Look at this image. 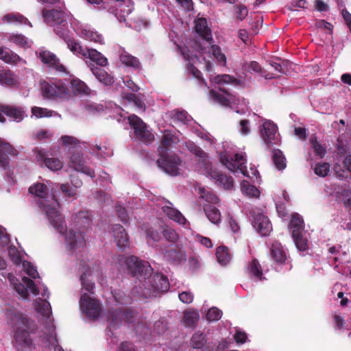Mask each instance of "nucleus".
I'll return each instance as SVG.
<instances>
[{
    "instance_id": "nucleus-4",
    "label": "nucleus",
    "mask_w": 351,
    "mask_h": 351,
    "mask_svg": "<svg viewBox=\"0 0 351 351\" xmlns=\"http://www.w3.org/2000/svg\"><path fill=\"white\" fill-rule=\"evenodd\" d=\"M41 15L44 22L49 26H65L66 24L67 14L64 5L52 9L44 8L41 10Z\"/></svg>"
},
{
    "instance_id": "nucleus-51",
    "label": "nucleus",
    "mask_w": 351,
    "mask_h": 351,
    "mask_svg": "<svg viewBox=\"0 0 351 351\" xmlns=\"http://www.w3.org/2000/svg\"><path fill=\"white\" fill-rule=\"evenodd\" d=\"M246 70L249 72H254L261 73L262 75H264L266 79H271L273 76L270 74H265V71L261 68V65L258 62L256 61L250 62L246 68Z\"/></svg>"
},
{
    "instance_id": "nucleus-25",
    "label": "nucleus",
    "mask_w": 351,
    "mask_h": 351,
    "mask_svg": "<svg viewBox=\"0 0 351 351\" xmlns=\"http://www.w3.org/2000/svg\"><path fill=\"white\" fill-rule=\"evenodd\" d=\"M169 205L162 208L163 213L171 219L180 225H185L186 219L184 215L176 208L172 207V204L168 202Z\"/></svg>"
},
{
    "instance_id": "nucleus-29",
    "label": "nucleus",
    "mask_w": 351,
    "mask_h": 351,
    "mask_svg": "<svg viewBox=\"0 0 351 351\" xmlns=\"http://www.w3.org/2000/svg\"><path fill=\"white\" fill-rule=\"evenodd\" d=\"M304 227L303 219L297 213L293 215L289 223V228L291 230L292 237H298L302 234Z\"/></svg>"
},
{
    "instance_id": "nucleus-43",
    "label": "nucleus",
    "mask_w": 351,
    "mask_h": 351,
    "mask_svg": "<svg viewBox=\"0 0 351 351\" xmlns=\"http://www.w3.org/2000/svg\"><path fill=\"white\" fill-rule=\"evenodd\" d=\"M3 21L8 23L26 24L28 20L20 13H9L3 17Z\"/></svg>"
},
{
    "instance_id": "nucleus-58",
    "label": "nucleus",
    "mask_w": 351,
    "mask_h": 351,
    "mask_svg": "<svg viewBox=\"0 0 351 351\" xmlns=\"http://www.w3.org/2000/svg\"><path fill=\"white\" fill-rule=\"evenodd\" d=\"M222 316V311L217 307L210 308L206 314L207 319L209 322H215L219 320Z\"/></svg>"
},
{
    "instance_id": "nucleus-38",
    "label": "nucleus",
    "mask_w": 351,
    "mask_h": 351,
    "mask_svg": "<svg viewBox=\"0 0 351 351\" xmlns=\"http://www.w3.org/2000/svg\"><path fill=\"white\" fill-rule=\"evenodd\" d=\"M213 82L219 85L223 86L225 84H232L234 86H239L241 84V82L239 80L237 79L236 77L228 75V74H223V75H217L213 78Z\"/></svg>"
},
{
    "instance_id": "nucleus-47",
    "label": "nucleus",
    "mask_w": 351,
    "mask_h": 351,
    "mask_svg": "<svg viewBox=\"0 0 351 351\" xmlns=\"http://www.w3.org/2000/svg\"><path fill=\"white\" fill-rule=\"evenodd\" d=\"M242 192L250 197H259L260 192L258 189L254 185L250 184L247 181H243L241 184Z\"/></svg>"
},
{
    "instance_id": "nucleus-63",
    "label": "nucleus",
    "mask_w": 351,
    "mask_h": 351,
    "mask_svg": "<svg viewBox=\"0 0 351 351\" xmlns=\"http://www.w3.org/2000/svg\"><path fill=\"white\" fill-rule=\"evenodd\" d=\"M22 281L25 285L27 289H29L34 295H36L39 293V291L35 282L32 279L24 276L22 278Z\"/></svg>"
},
{
    "instance_id": "nucleus-31",
    "label": "nucleus",
    "mask_w": 351,
    "mask_h": 351,
    "mask_svg": "<svg viewBox=\"0 0 351 351\" xmlns=\"http://www.w3.org/2000/svg\"><path fill=\"white\" fill-rule=\"evenodd\" d=\"M0 59L5 63L16 64L21 60V57L12 51L0 47Z\"/></svg>"
},
{
    "instance_id": "nucleus-27",
    "label": "nucleus",
    "mask_w": 351,
    "mask_h": 351,
    "mask_svg": "<svg viewBox=\"0 0 351 351\" xmlns=\"http://www.w3.org/2000/svg\"><path fill=\"white\" fill-rule=\"evenodd\" d=\"M71 88L75 95L80 96H89L92 92L87 84L78 78L71 80Z\"/></svg>"
},
{
    "instance_id": "nucleus-45",
    "label": "nucleus",
    "mask_w": 351,
    "mask_h": 351,
    "mask_svg": "<svg viewBox=\"0 0 351 351\" xmlns=\"http://www.w3.org/2000/svg\"><path fill=\"white\" fill-rule=\"evenodd\" d=\"M8 40L22 48L30 47L28 39L21 34H12L8 37Z\"/></svg>"
},
{
    "instance_id": "nucleus-53",
    "label": "nucleus",
    "mask_w": 351,
    "mask_h": 351,
    "mask_svg": "<svg viewBox=\"0 0 351 351\" xmlns=\"http://www.w3.org/2000/svg\"><path fill=\"white\" fill-rule=\"evenodd\" d=\"M61 140L62 143L65 146H73L75 149L74 150H79V147H80V142L75 137L72 136H62L61 137Z\"/></svg>"
},
{
    "instance_id": "nucleus-2",
    "label": "nucleus",
    "mask_w": 351,
    "mask_h": 351,
    "mask_svg": "<svg viewBox=\"0 0 351 351\" xmlns=\"http://www.w3.org/2000/svg\"><path fill=\"white\" fill-rule=\"evenodd\" d=\"M29 193L39 197L42 200L39 202V206L43 208L45 214L53 227L60 234H65L66 242L70 250H74L79 246H83L85 243L84 232L81 230L75 231L72 229L66 232L65 221L56 209V206H58V202L54 196L51 197V204L46 203V198L48 196V187L43 183H36L29 188Z\"/></svg>"
},
{
    "instance_id": "nucleus-23",
    "label": "nucleus",
    "mask_w": 351,
    "mask_h": 351,
    "mask_svg": "<svg viewBox=\"0 0 351 351\" xmlns=\"http://www.w3.org/2000/svg\"><path fill=\"white\" fill-rule=\"evenodd\" d=\"M112 232L117 246L120 248L127 247L129 237L123 227L119 224H115L112 227Z\"/></svg>"
},
{
    "instance_id": "nucleus-30",
    "label": "nucleus",
    "mask_w": 351,
    "mask_h": 351,
    "mask_svg": "<svg viewBox=\"0 0 351 351\" xmlns=\"http://www.w3.org/2000/svg\"><path fill=\"white\" fill-rule=\"evenodd\" d=\"M18 84V78L9 69H0V84L12 86Z\"/></svg>"
},
{
    "instance_id": "nucleus-16",
    "label": "nucleus",
    "mask_w": 351,
    "mask_h": 351,
    "mask_svg": "<svg viewBox=\"0 0 351 351\" xmlns=\"http://www.w3.org/2000/svg\"><path fill=\"white\" fill-rule=\"evenodd\" d=\"M19 154L17 149L9 143L0 138V167L4 169L9 167L8 156H16Z\"/></svg>"
},
{
    "instance_id": "nucleus-22",
    "label": "nucleus",
    "mask_w": 351,
    "mask_h": 351,
    "mask_svg": "<svg viewBox=\"0 0 351 351\" xmlns=\"http://www.w3.org/2000/svg\"><path fill=\"white\" fill-rule=\"evenodd\" d=\"M195 32L205 40L210 42L213 40L211 31L208 27L207 21L204 18H198L195 21Z\"/></svg>"
},
{
    "instance_id": "nucleus-59",
    "label": "nucleus",
    "mask_w": 351,
    "mask_h": 351,
    "mask_svg": "<svg viewBox=\"0 0 351 351\" xmlns=\"http://www.w3.org/2000/svg\"><path fill=\"white\" fill-rule=\"evenodd\" d=\"M13 287L21 298L27 299L29 297L28 291L23 282L22 283L18 281L14 283Z\"/></svg>"
},
{
    "instance_id": "nucleus-14",
    "label": "nucleus",
    "mask_w": 351,
    "mask_h": 351,
    "mask_svg": "<svg viewBox=\"0 0 351 351\" xmlns=\"http://www.w3.org/2000/svg\"><path fill=\"white\" fill-rule=\"evenodd\" d=\"M161 251L164 259L169 263H180L184 259V254L177 244L164 245Z\"/></svg>"
},
{
    "instance_id": "nucleus-49",
    "label": "nucleus",
    "mask_w": 351,
    "mask_h": 351,
    "mask_svg": "<svg viewBox=\"0 0 351 351\" xmlns=\"http://www.w3.org/2000/svg\"><path fill=\"white\" fill-rule=\"evenodd\" d=\"M82 34L86 40H89L99 44L104 43V38L102 35L99 34L97 32L90 29H84L82 31Z\"/></svg>"
},
{
    "instance_id": "nucleus-32",
    "label": "nucleus",
    "mask_w": 351,
    "mask_h": 351,
    "mask_svg": "<svg viewBox=\"0 0 351 351\" xmlns=\"http://www.w3.org/2000/svg\"><path fill=\"white\" fill-rule=\"evenodd\" d=\"M174 136L169 132H165L161 140V144L158 147L159 155L172 153L169 148L173 142Z\"/></svg>"
},
{
    "instance_id": "nucleus-3",
    "label": "nucleus",
    "mask_w": 351,
    "mask_h": 351,
    "mask_svg": "<svg viewBox=\"0 0 351 351\" xmlns=\"http://www.w3.org/2000/svg\"><path fill=\"white\" fill-rule=\"evenodd\" d=\"M40 88L43 96L48 99L66 98L71 95L67 85L61 80L43 81L40 83Z\"/></svg>"
},
{
    "instance_id": "nucleus-60",
    "label": "nucleus",
    "mask_w": 351,
    "mask_h": 351,
    "mask_svg": "<svg viewBox=\"0 0 351 351\" xmlns=\"http://www.w3.org/2000/svg\"><path fill=\"white\" fill-rule=\"evenodd\" d=\"M171 118L184 123L189 121L187 112L184 110H173L171 112Z\"/></svg>"
},
{
    "instance_id": "nucleus-44",
    "label": "nucleus",
    "mask_w": 351,
    "mask_h": 351,
    "mask_svg": "<svg viewBox=\"0 0 351 351\" xmlns=\"http://www.w3.org/2000/svg\"><path fill=\"white\" fill-rule=\"evenodd\" d=\"M90 268L86 269L81 275L80 280L83 289L91 294L94 293L95 284L91 280L88 279L90 275Z\"/></svg>"
},
{
    "instance_id": "nucleus-26",
    "label": "nucleus",
    "mask_w": 351,
    "mask_h": 351,
    "mask_svg": "<svg viewBox=\"0 0 351 351\" xmlns=\"http://www.w3.org/2000/svg\"><path fill=\"white\" fill-rule=\"evenodd\" d=\"M120 310L109 309L106 313V321L108 323V328L110 331L119 328L122 323Z\"/></svg>"
},
{
    "instance_id": "nucleus-28",
    "label": "nucleus",
    "mask_w": 351,
    "mask_h": 351,
    "mask_svg": "<svg viewBox=\"0 0 351 351\" xmlns=\"http://www.w3.org/2000/svg\"><path fill=\"white\" fill-rule=\"evenodd\" d=\"M90 70L97 80L104 85L112 86L114 84V77L105 70L97 66H93Z\"/></svg>"
},
{
    "instance_id": "nucleus-62",
    "label": "nucleus",
    "mask_w": 351,
    "mask_h": 351,
    "mask_svg": "<svg viewBox=\"0 0 351 351\" xmlns=\"http://www.w3.org/2000/svg\"><path fill=\"white\" fill-rule=\"evenodd\" d=\"M295 244L300 251H305L308 249L307 240L302 237V234L298 237H293Z\"/></svg>"
},
{
    "instance_id": "nucleus-11",
    "label": "nucleus",
    "mask_w": 351,
    "mask_h": 351,
    "mask_svg": "<svg viewBox=\"0 0 351 351\" xmlns=\"http://www.w3.org/2000/svg\"><path fill=\"white\" fill-rule=\"evenodd\" d=\"M277 130V125L271 121H266L262 125L261 136L267 148L278 143L279 138Z\"/></svg>"
},
{
    "instance_id": "nucleus-52",
    "label": "nucleus",
    "mask_w": 351,
    "mask_h": 351,
    "mask_svg": "<svg viewBox=\"0 0 351 351\" xmlns=\"http://www.w3.org/2000/svg\"><path fill=\"white\" fill-rule=\"evenodd\" d=\"M210 52L219 62L222 63L223 65L226 64V57L221 52L220 47L217 45H213L210 48Z\"/></svg>"
},
{
    "instance_id": "nucleus-12",
    "label": "nucleus",
    "mask_w": 351,
    "mask_h": 351,
    "mask_svg": "<svg viewBox=\"0 0 351 351\" xmlns=\"http://www.w3.org/2000/svg\"><path fill=\"white\" fill-rule=\"evenodd\" d=\"M5 115L16 122H21L25 117V112L22 107L0 104L1 123L5 122Z\"/></svg>"
},
{
    "instance_id": "nucleus-8",
    "label": "nucleus",
    "mask_w": 351,
    "mask_h": 351,
    "mask_svg": "<svg viewBox=\"0 0 351 351\" xmlns=\"http://www.w3.org/2000/svg\"><path fill=\"white\" fill-rule=\"evenodd\" d=\"M80 305L90 319H96L100 316L101 312L100 302L97 299L90 298L87 293L82 295Z\"/></svg>"
},
{
    "instance_id": "nucleus-24",
    "label": "nucleus",
    "mask_w": 351,
    "mask_h": 351,
    "mask_svg": "<svg viewBox=\"0 0 351 351\" xmlns=\"http://www.w3.org/2000/svg\"><path fill=\"white\" fill-rule=\"evenodd\" d=\"M186 147L189 151L199 158V163L204 169L206 167L207 165L210 163L206 152L195 143L191 141L187 142Z\"/></svg>"
},
{
    "instance_id": "nucleus-15",
    "label": "nucleus",
    "mask_w": 351,
    "mask_h": 351,
    "mask_svg": "<svg viewBox=\"0 0 351 351\" xmlns=\"http://www.w3.org/2000/svg\"><path fill=\"white\" fill-rule=\"evenodd\" d=\"M128 271L133 276H137L143 274L147 275L149 270V266L145 262L140 261L137 257L131 256L125 260Z\"/></svg>"
},
{
    "instance_id": "nucleus-13",
    "label": "nucleus",
    "mask_w": 351,
    "mask_h": 351,
    "mask_svg": "<svg viewBox=\"0 0 351 351\" xmlns=\"http://www.w3.org/2000/svg\"><path fill=\"white\" fill-rule=\"evenodd\" d=\"M252 217V225L254 228L262 235L267 236L272 230V226L267 218L261 213L250 212Z\"/></svg>"
},
{
    "instance_id": "nucleus-54",
    "label": "nucleus",
    "mask_w": 351,
    "mask_h": 351,
    "mask_svg": "<svg viewBox=\"0 0 351 351\" xmlns=\"http://www.w3.org/2000/svg\"><path fill=\"white\" fill-rule=\"evenodd\" d=\"M53 111L47 108L34 106L32 108V113L37 118L50 117L52 116Z\"/></svg>"
},
{
    "instance_id": "nucleus-19",
    "label": "nucleus",
    "mask_w": 351,
    "mask_h": 351,
    "mask_svg": "<svg viewBox=\"0 0 351 351\" xmlns=\"http://www.w3.org/2000/svg\"><path fill=\"white\" fill-rule=\"evenodd\" d=\"M150 282L154 291L165 293L169 289L168 278L162 274H156L150 277Z\"/></svg>"
},
{
    "instance_id": "nucleus-21",
    "label": "nucleus",
    "mask_w": 351,
    "mask_h": 351,
    "mask_svg": "<svg viewBox=\"0 0 351 351\" xmlns=\"http://www.w3.org/2000/svg\"><path fill=\"white\" fill-rule=\"evenodd\" d=\"M270 255L272 259L277 263H285L287 260V252L282 244L278 241L272 243L270 247Z\"/></svg>"
},
{
    "instance_id": "nucleus-37",
    "label": "nucleus",
    "mask_w": 351,
    "mask_h": 351,
    "mask_svg": "<svg viewBox=\"0 0 351 351\" xmlns=\"http://www.w3.org/2000/svg\"><path fill=\"white\" fill-rule=\"evenodd\" d=\"M271 158L272 162L278 170L281 171L286 168V158L280 149H274Z\"/></svg>"
},
{
    "instance_id": "nucleus-46",
    "label": "nucleus",
    "mask_w": 351,
    "mask_h": 351,
    "mask_svg": "<svg viewBox=\"0 0 351 351\" xmlns=\"http://www.w3.org/2000/svg\"><path fill=\"white\" fill-rule=\"evenodd\" d=\"M217 261L221 265H226L230 260L228 249L226 246H219L216 250Z\"/></svg>"
},
{
    "instance_id": "nucleus-18",
    "label": "nucleus",
    "mask_w": 351,
    "mask_h": 351,
    "mask_svg": "<svg viewBox=\"0 0 351 351\" xmlns=\"http://www.w3.org/2000/svg\"><path fill=\"white\" fill-rule=\"evenodd\" d=\"M36 158L40 165H45L48 169L52 171H58L62 168L63 164L61 160L55 158H47L43 150H37Z\"/></svg>"
},
{
    "instance_id": "nucleus-50",
    "label": "nucleus",
    "mask_w": 351,
    "mask_h": 351,
    "mask_svg": "<svg viewBox=\"0 0 351 351\" xmlns=\"http://www.w3.org/2000/svg\"><path fill=\"white\" fill-rule=\"evenodd\" d=\"M330 167V165L328 162H318L315 166L314 172L317 176L324 178L328 176Z\"/></svg>"
},
{
    "instance_id": "nucleus-9",
    "label": "nucleus",
    "mask_w": 351,
    "mask_h": 351,
    "mask_svg": "<svg viewBox=\"0 0 351 351\" xmlns=\"http://www.w3.org/2000/svg\"><path fill=\"white\" fill-rule=\"evenodd\" d=\"M204 171L208 176L215 181V183L218 186L226 190H230L233 188L234 180L232 177L214 169L210 163L207 165Z\"/></svg>"
},
{
    "instance_id": "nucleus-55",
    "label": "nucleus",
    "mask_w": 351,
    "mask_h": 351,
    "mask_svg": "<svg viewBox=\"0 0 351 351\" xmlns=\"http://www.w3.org/2000/svg\"><path fill=\"white\" fill-rule=\"evenodd\" d=\"M162 234L166 240L172 243L171 244H176L178 239L177 232L173 229L169 227H167L163 230Z\"/></svg>"
},
{
    "instance_id": "nucleus-7",
    "label": "nucleus",
    "mask_w": 351,
    "mask_h": 351,
    "mask_svg": "<svg viewBox=\"0 0 351 351\" xmlns=\"http://www.w3.org/2000/svg\"><path fill=\"white\" fill-rule=\"evenodd\" d=\"M158 167L163 169L167 173L171 176L179 174V167L181 165V159L174 153L159 155L156 161Z\"/></svg>"
},
{
    "instance_id": "nucleus-10",
    "label": "nucleus",
    "mask_w": 351,
    "mask_h": 351,
    "mask_svg": "<svg viewBox=\"0 0 351 351\" xmlns=\"http://www.w3.org/2000/svg\"><path fill=\"white\" fill-rule=\"evenodd\" d=\"M69 167L77 172H81L90 178L95 176V171L86 165L82 153L80 150H73L70 157Z\"/></svg>"
},
{
    "instance_id": "nucleus-36",
    "label": "nucleus",
    "mask_w": 351,
    "mask_h": 351,
    "mask_svg": "<svg viewBox=\"0 0 351 351\" xmlns=\"http://www.w3.org/2000/svg\"><path fill=\"white\" fill-rule=\"evenodd\" d=\"M121 97L123 100L128 101L129 104H133L136 108L143 111L145 110V104L139 96L131 93H123Z\"/></svg>"
},
{
    "instance_id": "nucleus-20",
    "label": "nucleus",
    "mask_w": 351,
    "mask_h": 351,
    "mask_svg": "<svg viewBox=\"0 0 351 351\" xmlns=\"http://www.w3.org/2000/svg\"><path fill=\"white\" fill-rule=\"evenodd\" d=\"M219 90L223 93L213 89L210 90L209 92L210 97L215 102L219 104L222 106H230V101L233 97L232 95L228 93V91L224 88L219 87Z\"/></svg>"
},
{
    "instance_id": "nucleus-56",
    "label": "nucleus",
    "mask_w": 351,
    "mask_h": 351,
    "mask_svg": "<svg viewBox=\"0 0 351 351\" xmlns=\"http://www.w3.org/2000/svg\"><path fill=\"white\" fill-rule=\"evenodd\" d=\"M269 64L274 68V71L278 73H284L287 71L285 63L280 59H276L269 61Z\"/></svg>"
},
{
    "instance_id": "nucleus-57",
    "label": "nucleus",
    "mask_w": 351,
    "mask_h": 351,
    "mask_svg": "<svg viewBox=\"0 0 351 351\" xmlns=\"http://www.w3.org/2000/svg\"><path fill=\"white\" fill-rule=\"evenodd\" d=\"M201 197L208 203L216 204L219 202L218 197L211 191H205L204 189H201Z\"/></svg>"
},
{
    "instance_id": "nucleus-33",
    "label": "nucleus",
    "mask_w": 351,
    "mask_h": 351,
    "mask_svg": "<svg viewBox=\"0 0 351 351\" xmlns=\"http://www.w3.org/2000/svg\"><path fill=\"white\" fill-rule=\"evenodd\" d=\"M57 35L62 38L67 44L68 48L74 53L77 51V47L80 45V43L74 38H70L67 36L66 32L64 29H59L58 27L54 29Z\"/></svg>"
},
{
    "instance_id": "nucleus-48",
    "label": "nucleus",
    "mask_w": 351,
    "mask_h": 351,
    "mask_svg": "<svg viewBox=\"0 0 351 351\" xmlns=\"http://www.w3.org/2000/svg\"><path fill=\"white\" fill-rule=\"evenodd\" d=\"M205 335L202 332L195 333L191 339V345L195 349L202 348L206 344Z\"/></svg>"
},
{
    "instance_id": "nucleus-6",
    "label": "nucleus",
    "mask_w": 351,
    "mask_h": 351,
    "mask_svg": "<svg viewBox=\"0 0 351 351\" xmlns=\"http://www.w3.org/2000/svg\"><path fill=\"white\" fill-rule=\"evenodd\" d=\"M219 160L229 170L232 171L240 170L243 175H245V172L247 171V160L245 156L243 154H235L231 155L227 153L221 154Z\"/></svg>"
},
{
    "instance_id": "nucleus-64",
    "label": "nucleus",
    "mask_w": 351,
    "mask_h": 351,
    "mask_svg": "<svg viewBox=\"0 0 351 351\" xmlns=\"http://www.w3.org/2000/svg\"><path fill=\"white\" fill-rule=\"evenodd\" d=\"M36 309L44 316L48 315L50 313V304L46 300H42L40 303H38Z\"/></svg>"
},
{
    "instance_id": "nucleus-42",
    "label": "nucleus",
    "mask_w": 351,
    "mask_h": 351,
    "mask_svg": "<svg viewBox=\"0 0 351 351\" xmlns=\"http://www.w3.org/2000/svg\"><path fill=\"white\" fill-rule=\"evenodd\" d=\"M120 60L122 64L133 67L134 69H139L141 63L138 59L127 52H124L120 55Z\"/></svg>"
},
{
    "instance_id": "nucleus-35",
    "label": "nucleus",
    "mask_w": 351,
    "mask_h": 351,
    "mask_svg": "<svg viewBox=\"0 0 351 351\" xmlns=\"http://www.w3.org/2000/svg\"><path fill=\"white\" fill-rule=\"evenodd\" d=\"M90 221L91 219L88 211H80L75 215L74 217V222L75 226H77L80 229L88 228L90 226Z\"/></svg>"
},
{
    "instance_id": "nucleus-61",
    "label": "nucleus",
    "mask_w": 351,
    "mask_h": 351,
    "mask_svg": "<svg viewBox=\"0 0 351 351\" xmlns=\"http://www.w3.org/2000/svg\"><path fill=\"white\" fill-rule=\"evenodd\" d=\"M234 8L236 9L237 19L241 21L244 20L248 14L247 7L243 4H238Z\"/></svg>"
},
{
    "instance_id": "nucleus-34",
    "label": "nucleus",
    "mask_w": 351,
    "mask_h": 351,
    "mask_svg": "<svg viewBox=\"0 0 351 351\" xmlns=\"http://www.w3.org/2000/svg\"><path fill=\"white\" fill-rule=\"evenodd\" d=\"M204 211L210 221L218 223L221 221V213L215 206L208 204L204 206Z\"/></svg>"
},
{
    "instance_id": "nucleus-5",
    "label": "nucleus",
    "mask_w": 351,
    "mask_h": 351,
    "mask_svg": "<svg viewBox=\"0 0 351 351\" xmlns=\"http://www.w3.org/2000/svg\"><path fill=\"white\" fill-rule=\"evenodd\" d=\"M128 119L138 141L144 143H151L154 140V134L147 129L146 124L140 117L136 114H131Z\"/></svg>"
},
{
    "instance_id": "nucleus-1",
    "label": "nucleus",
    "mask_w": 351,
    "mask_h": 351,
    "mask_svg": "<svg viewBox=\"0 0 351 351\" xmlns=\"http://www.w3.org/2000/svg\"><path fill=\"white\" fill-rule=\"evenodd\" d=\"M19 306V303L5 302L1 311V319L18 345L30 347L33 343L31 335L36 333L38 326Z\"/></svg>"
},
{
    "instance_id": "nucleus-41",
    "label": "nucleus",
    "mask_w": 351,
    "mask_h": 351,
    "mask_svg": "<svg viewBox=\"0 0 351 351\" xmlns=\"http://www.w3.org/2000/svg\"><path fill=\"white\" fill-rule=\"evenodd\" d=\"M93 62H95L100 66H106L108 65V59L99 51L94 49H90V53H88V58Z\"/></svg>"
},
{
    "instance_id": "nucleus-39",
    "label": "nucleus",
    "mask_w": 351,
    "mask_h": 351,
    "mask_svg": "<svg viewBox=\"0 0 351 351\" xmlns=\"http://www.w3.org/2000/svg\"><path fill=\"white\" fill-rule=\"evenodd\" d=\"M247 270L250 275L257 280H261L263 278L262 267L257 259L254 258L249 263Z\"/></svg>"
},
{
    "instance_id": "nucleus-40",
    "label": "nucleus",
    "mask_w": 351,
    "mask_h": 351,
    "mask_svg": "<svg viewBox=\"0 0 351 351\" xmlns=\"http://www.w3.org/2000/svg\"><path fill=\"white\" fill-rule=\"evenodd\" d=\"M199 313L194 310L186 311L184 313L183 322L186 326L193 327L199 320Z\"/></svg>"
},
{
    "instance_id": "nucleus-17",
    "label": "nucleus",
    "mask_w": 351,
    "mask_h": 351,
    "mask_svg": "<svg viewBox=\"0 0 351 351\" xmlns=\"http://www.w3.org/2000/svg\"><path fill=\"white\" fill-rule=\"evenodd\" d=\"M39 58L43 63L58 72H65L66 68L60 62L55 54L49 51H43L39 53Z\"/></svg>"
}]
</instances>
